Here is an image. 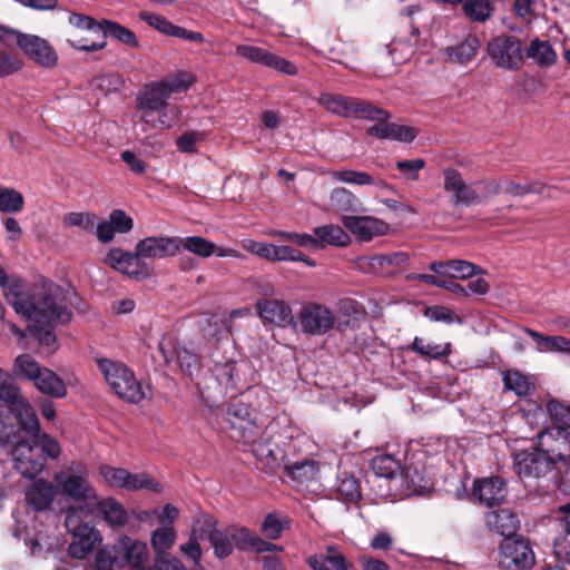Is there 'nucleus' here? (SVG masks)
<instances>
[{
  "label": "nucleus",
  "instance_id": "20",
  "mask_svg": "<svg viewBox=\"0 0 570 570\" xmlns=\"http://www.w3.org/2000/svg\"><path fill=\"white\" fill-rule=\"evenodd\" d=\"M19 48L29 59L41 67L53 68L58 63L55 48L39 36L26 33L19 40Z\"/></svg>",
  "mask_w": 570,
  "mask_h": 570
},
{
  "label": "nucleus",
  "instance_id": "13",
  "mask_svg": "<svg viewBox=\"0 0 570 570\" xmlns=\"http://www.w3.org/2000/svg\"><path fill=\"white\" fill-rule=\"evenodd\" d=\"M204 531L217 558L224 559L232 554L234 548L243 550L245 528L229 527L224 530L216 529V521L208 518L204 522Z\"/></svg>",
  "mask_w": 570,
  "mask_h": 570
},
{
  "label": "nucleus",
  "instance_id": "45",
  "mask_svg": "<svg viewBox=\"0 0 570 570\" xmlns=\"http://www.w3.org/2000/svg\"><path fill=\"white\" fill-rule=\"evenodd\" d=\"M463 11L472 21L484 22L494 12V0H463Z\"/></svg>",
  "mask_w": 570,
  "mask_h": 570
},
{
  "label": "nucleus",
  "instance_id": "32",
  "mask_svg": "<svg viewBox=\"0 0 570 570\" xmlns=\"http://www.w3.org/2000/svg\"><path fill=\"white\" fill-rule=\"evenodd\" d=\"M98 510L102 519L111 527H122L128 521V513L124 505L114 498H106L92 504V512Z\"/></svg>",
  "mask_w": 570,
  "mask_h": 570
},
{
  "label": "nucleus",
  "instance_id": "44",
  "mask_svg": "<svg viewBox=\"0 0 570 570\" xmlns=\"http://www.w3.org/2000/svg\"><path fill=\"white\" fill-rule=\"evenodd\" d=\"M502 382L504 390L512 391L518 396H525L533 389V384L529 381L528 376L518 370L503 372Z\"/></svg>",
  "mask_w": 570,
  "mask_h": 570
},
{
  "label": "nucleus",
  "instance_id": "38",
  "mask_svg": "<svg viewBox=\"0 0 570 570\" xmlns=\"http://www.w3.org/2000/svg\"><path fill=\"white\" fill-rule=\"evenodd\" d=\"M314 239L316 248L325 245L345 246L350 242V236L337 225H324L314 228Z\"/></svg>",
  "mask_w": 570,
  "mask_h": 570
},
{
  "label": "nucleus",
  "instance_id": "49",
  "mask_svg": "<svg viewBox=\"0 0 570 570\" xmlns=\"http://www.w3.org/2000/svg\"><path fill=\"white\" fill-rule=\"evenodd\" d=\"M69 46L76 50L94 52L104 49L107 46L106 32L98 30L90 32V37H80L68 39Z\"/></svg>",
  "mask_w": 570,
  "mask_h": 570
},
{
  "label": "nucleus",
  "instance_id": "10",
  "mask_svg": "<svg viewBox=\"0 0 570 570\" xmlns=\"http://www.w3.org/2000/svg\"><path fill=\"white\" fill-rule=\"evenodd\" d=\"M297 324L303 334L322 336L334 327L335 314L324 304L308 302L297 313Z\"/></svg>",
  "mask_w": 570,
  "mask_h": 570
},
{
  "label": "nucleus",
  "instance_id": "6",
  "mask_svg": "<svg viewBox=\"0 0 570 570\" xmlns=\"http://www.w3.org/2000/svg\"><path fill=\"white\" fill-rule=\"evenodd\" d=\"M317 102L326 111L343 118L354 117L370 120H384L390 118L389 111L374 107L368 101L355 97L323 92L317 98Z\"/></svg>",
  "mask_w": 570,
  "mask_h": 570
},
{
  "label": "nucleus",
  "instance_id": "40",
  "mask_svg": "<svg viewBox=\"0 0 570 570\" xmlns=\"http://www.w3.org/2000/svg\"><path fill=\"white\" fill-rule=\"evenodd\" d=\"M331 176L334 180L357 185V186H377V187H386L387 184L380 178H374L372 175L365 171L352 170V169H343V170H333Z\"/></svg>",
  "mask_w": 570,
  "mask_h": 570
},
{
  "label": "nucleus",
  "instance_id": "12",
  "mask_svg": "<svg viewBox=\"0 0 570 570\" xmlns=\"http://www.w3.org/2000/svg\"><path fill=\"white\" fill-rule=\"evenodd\" d=\"M534 552L523 538H505L499 547V566L507 570H525L534 564Z\"/></svg>",
  "mask_w": 570,
  "mask_h": 570
},
{
  "label": "nucleus",
  "instance_id": "4",
  "mask_svg": "<svg viewBox=\"0 0 570 570\" xmlns=\"http://www.w3.org/2000/svg\"><path fill=\"white\" fill-rule=\"evenodd\" d=\"M287 439L288 430L281 431L278 423L271 422L263 431L259 430L253 442L245 444L252 445L256 459L274 472L286 463L284 448Z\"/></svg>",
  "mask_w": 570,
  "mask_h": 570
},
{
  "label": "nucleus",
  "instance_id": "63",
  "mask_svg": "<svg viewBox=\"0 0 570 570\" xmlns=\"http://www.w3.org/2000/svg\"><path fill=\"white\" fill-rule=\"evenodd\" d=\"M451 278H470L479 274H483L484 271L474 265L471 262L463 259H451Z\"/></svg>",
  "mask_w": 570,
  "mask_h": 570
},
{
  "label": "nucleus",
  "instance_id": "62",
  "mask_svg": "<svg viewBox=\"0 0 570 570\" xmlns=\"http://www.w3.org/2000/svg\"><path fill=\"white\" fill-rule=\"evenodd\" d=\"M237 370V364L234 361H228L225 363H218L214 367V374L219 384L224 385L226 389H235V373Z\"/></svg>",
  "mask_w": 570,
  "mask_h": 570
},
{
  "label": "nucleus",
  "instance_id": "59",
  "mask_svg": "<svg viewBox=\"0 0 570 570\" xmlns=\"http://www.w3.org/2000/svg\"><path fill=\"white\" fill-rule=\"evenodd\" d=\"M417 41H419V30L416 28L412 27L411 35L409 38H406V39L395 38L393 40L391 53L401 51L403 53L401 59L405 61L414 55Z\"/></svg>",
  "mask_w": 570,
  "mask_h": 570
},
{
  "label": "nucleus",
  "instance_id": "26",
  "mask_svg": "<svg viewBox=\"0 0 570 570\" xmlns=\"http://www.w3.org/2000/svg\"><path fill=\"white\" fill-rule=\"evenodd\" d=\"M313 570H355L354 564L334 546L307 558Z\"/></svg>",
  "mask_w": 570,
  "mask_h": 570
},
{
  "label": "nucleus",
  "instance_id": "54",
  "mask_svg": "<svg viewBox=\"0 0 570 570\" xmlns=\"http://www.w3.org/2000/svg\"><path fill=\"white\" fill-rule=\"evenodd\" d=\"M24 206L22 194L13 188H0V210L3 213H20Z\"/></svg>",
  "mask_w": 570,
  "mask_h": 570
},
{
  "label": "nucleus",
  "instance_id": "60",
  "mask_svg": "<svg viewBox=\"0 0 570 570\" xmlns=\"http://www.w3.org/2000/svg\"><path fill=\"white\" fill-rule=\"evenodd\" d=\"M502 193L511 196H523L531 193L541 194L544 186L539 183L519 184L509 178L501 179Z\"/></svg>",
  "mask_w": 570,
  "mask_h": 570
},
{
  "label": "nucleus",
  "instance_id": "42",
  "mask_svg": "<svg viewBox=\"0 0 570 570\" xmlns=\"http://www.w3.org/2000/svg\"><path fill=\"white\" fill-rule=\"evenodd\" d=\"M528 58L540 67H550L557 61V53L548 41L534 39L527 49Z\"/></svg>",
  "mask_w": 570,
  "mask_h": 570
},
{
  "label": "nucleus",
  "instance_id": "35",
  "mask_svg": "<svg viewBox=\"0 0 570 570\" xmlns=\"http://www.w3.org/2000/svg\"><path fill=\"white\" fill-rule=\"evenodd\" d=\"M37 390L45 395L61 399L67 395V386L53 371L45 367L32 382Z\"/></svg>",
  "mask_w": 570,
  "mask_h": 570
},
{
  "label": "nucleus",
  "instance_id": "7",
  "mask_svg": "<svg viewBox=\"0 0 570 570\" xmlns=\"http://www.w3.org/2000/svg\"><path fill=\"white\" fill-rule=\"evenodd\" d=\"M53 480L61 497L86 504L87 509H92L97 492L91 485L86 470L75 471L70 468L67 471H59L55 473Z\"/></svg>",
  "mask_w": 570,
  "mask_h": 570
},
{
  "label": "nucleus",
  "instance_id": "3",
  "mask_svg": "<svg viewBox=\"0 0 570 570\" xmlns=\"http://www.w3.org/2000/svg\"><path fill=\"white\" fill-rule=\"evenodd\" d=\"M97 365L107 384L122 400L136 404L150 396V387L139 382L126 364L99 358Z\"/></svg>",
  "mask_w": 570,
  "mask_h": 570
},
{
  "label": "nucleus",
  "instance_id": "29",
  "mask_svg": "<svg viewBox=\"0 0 570 570\" xmlns=\"http://www.w3.org/2000/svg\"><path fill=\"white\" fill-rule=\"evenodd\" d=\"M57 485L53 487L46 480H37L27 491L26 499L28 504L36 511H43L53 502Z\"/></svg>",
  "mask_w": 570,
  "mask_h": 570
},
{
  "label": "nucleus",
  "instance_id": "55",
  "mask_svg": "<svg viewBox=\"0 0 570 570\" xmlns=\"http://www.w3.org/2000/svg\"><path fill=\"white\" fill-rule=\"evenodd\" d=\"M331 205L342 212L355 210L358 205L356 196L346 188H335L330 196Z\"/></svg>",
  "mask_w": 570,
  "mask_h": 570
},
{
  "label": "nucleus",
  "instance_id": "30",
  "mask_svg": "<svg viewBox=\"0 0 570 570\" xmlns=\"http://www.w3.org/2000/svg\"><path fill=\"white\" fill-rule=\"evenodd\" d=\"M285 473L293 481L307 482L316 478L320 471V463L313 456H303L297 460L288 461L283 466Z\"/></svg>",
  "mask_w": 570,
  "mask_h": 570
},
{
  "label": "nucleus",
  "instance_id": "37",
  "mask_svg": "<svg viewBox=\"0 0 570 570\" xmlns=\"http://www.w3.org/2000/svg\"><path fill=\"white\" fill-rule=\"evenodd\" d=\"M409 348L424 360H441L451 354V343H432L420 336L414 337Z\"/></svg>",
  "mask_w": 570,
  "mask_h": 570
},
{
  "label": "nucleus",
  "instance_id": "31",
  "mask_svg": "<svg viewBox=\"0 0 570 570\" xmlns=\"http://www.w3.org/2000/svg\"><path fill=\"white\" fill-rule=\"evenodd\" d=\"M286 462L301 459L303 456H313L317 451L316 443L305 433L288 431V439L285 443Z\"/></svg>",
  "mask_w": 570,
  "mask_h": 570
},
{
  "label": "nucleus",
  "instance_id": "48",
  "mask_svg": "<svg viewBox=\"0 0 570 570\" xmlns=\"http://www.w3.org/2000/svg\"><path fill=\"white\" fill-rule=\"evenodd\" d=\"M336 492L342 499L353 502L361 497V485L358 480L351 473L342 472L337 475Z\"/></svg>",
  "mask_w": 570,
  "mask_h": 570
},
{
  "label": "nucleus",
  "instance_id": "27",
  "mask_svg": "<svg viewBox=\"0 0 570 570\" xmlns=\"http://www.w3.org/2000/svg\"><path fill=\"white\" fill-rule=\"evenodd\" d=\"M377 120L379 122L367 128V134L380 139L399 140L402 142H411L416 137V131L411 126L387 124L386 120Z\"/></svg>",
  "mask_w": 570,
  "mask_h": 570
},
{
  "label": "nucleus",
  "instance_id": "57",
  "mask_svg": "<svg viewBox=\"0 0 570 570\" xmlns=\"http://www.w3.org/2000/svg\"><path fill=\"white\" fill-rule=\"evenodd\" d=\"M139 18L159 32L174 37L177 26L170 22L166 17L158 13L141 11L139 13Z\"/></svg>",
  "mask_w": 570,
  "mask_h": 570
},
{
  "label": "nucleus",
  "instance_id": "50",
  "mask_svg": "<svg viewBox=\"0 0 570 570\" xmlns=\"http://www.w3.org/2000/svg\"><path fill=\"white\" fill-rule=\"evenodd\" d=\"M104 32H106V38L111 36L121 43L131 48H137L139 45L136 35L130 29L115 21L104 20Z\"/></svg>",
  "mask_w": 570,
  "mask_h": 570
},
{
  "label": "nucleus",
  "instance_id": "43",
  "mask_svg": "<svg viewBox=\"0 0 570 570\" xmlns=\"http://www.w3.org/2000/svg\"><path fill=\"white\" fill-rule=\"evenodd\" d=\"M43 368L30 354H21L16 357L12 372L16 377L33 382Z\"/></svg>",
  "mask_w": 570,
  "mask_h": 570
},
{
  "label": "nucleus",
  "instance_id": "56",
  "mask_svg": "<svg viewBox=\"0 0 570 570\" xmlns=\"http://www.w3.org/2000/svg\"><path fill=\"white\" fill-rule=\"evenodd\" d=\"M166 87L169 96L188 90L195 82V77L186 71H179L170 78L160 80Z\"/></svg>",
  "mask_w": 570,
  "mask_h": 570
},
{
  "label": "nucleus",
  "instance_id": "9",
  "mask_svg": "<svg viewBox=\"0 0 570 570\" xmlns=\"http://www.w3.org/2000/svg\"><path fill=\"white\" fill-rule=\"evenodd\" d=\"M513 468L521 480L540 479L553 469V458L539 444L513 455Z\"/></svg>",
  "mask_w": 570,
  "mask_h": 570
},
{
  "label": "nucleus",
  "instance_id": "24",
  "mask_svg": "<svg viewBox=\"0 0 570 570\" xmlns=\"http://www.w3.org/2000/svg\"><path fill=\"white\" fill-rule=\"evenodd\" d=\"M256 309L264 322L283 327L295 324L292 308L284 301L262 299L256 303Z\"/></svg>",
  "mask_w": 570,
  "mask_h": 570
},
{
  "label": "nucleus",
  "instance_id": "25",
  "mask_svg": "<svg viewBox=\"0 0 570 570\" xmlns=\"http://www.w3.org/2000/svg\"><path fill=\"white\" fill-rule=\"evenodd\" d=\"M473 497L487 507L500 504L507 497V487L499 476L474 481Z\"/></svg>",
  "mask_w": 570,
  "mask_h": 570
},
{
  "label": "nucleus",
  "instance_id": "46",
  "mask_svg": "<svg viewBox=\"0 0 570 570\" xmlns=\"http://www.w3.org/2000/svg\"><path fill=\"white\" fill-rule=\"evenodd\" d=\"M90 86L94 90H98L104 95L119 92L125 87V79L118 72H106L96 76Z\"/></svg>",
  "mask_w": 570,
  "mask_h": 570
},
{
  "label": "nucleus",
  "instance_id": "41",
  "mask_svg": "<svg viewBox=\"0 0 570 570\" xmlns=\"http://www.w3.org/2000/svg\"><path fill=\"white\" fill-rule=\"evenodd\" d=\"M177 540V531L174 525L159 527L151 532L150 543L156 552V558L169 554L168 551Z\"/></svg>",
  "mask_w": 570,
  "mask_h": 570
},
{
  "label": "nucleus",
  "instance_id": "8",
  "mask_svg": "<svg viewBox=\"0 0 570 570\" xmlns=\"http://www.w3.org/2000/svg\"><path fill=\"white\" fill-rule=\"evenodd\" d=\"M255 409L244 396L235 397L227 407V416L230 423V438L239 443H248L255 440L259 433L256 424Z\"/></svg>",
  "mask_w": 570,
  "mask_h": 570
},
{
  "label": "nucleus",
  "instance_id": "47",
  "mask_svg": "<svg viewBox=\"0 0 570 570\" xmlns=\"http://www.w3.org/2000/svg\"><path fill=\"white\" fill-rule=\"evenodd\" d=\"M92 513V509H87L86 504L71 507L67 510L65 527L72 535L80 532L83 527H91L86 519Z\"/></svg>",
  "mask_w": 570,
  "mask_h": 570
},
{
  "label": "nucleus",
  "instance_id": "14",
  "mask_svg": "<svg viewBox=\"0 0 570 570\" xmlns=\"http://www.w3.org/2000/svg\"><path fill=\"white\" fill-rule=\"evenodd\" d=\"M14 469L24 478L32 479L40 474L47 463L36 440H20L11 451Z\"/></svg>",
  "mask_w": 570,
  "mask_h": 570
},
{
  "label": "nucleus",
  "instance_id": "21",
  "mask_svg": "<svg viewBox=\"0 0 570 570\" xmlns=\"http://www.w3.org/2000/svg\"><path fill=\"white\" fill-rule=\"evenodd\" d=\"M539 445L557 461L567 463L570 460V433L562 429H546L538 433Z\"/></svg>",
  "mask_w": 570,
  "mask_h": 570
},
{
  "label": "nucleus",
  "instance_id": "1",
  "mask_svg": "<svg viewBox=\"0 0 570 570\" xmlns=\"http://www.w3.org/2000/svg\"><path fill=\"white\" fill-rule=\"evenodd\" d=\"M0 287L16 313L29 322V330L39 344L53 346L57 342L55 325L68 323L72 317L69 308L71 293L48 281L26 288L21 278L9 277L1 266Z\"/></svg>",
  "mask_w": 570,
  "mask_h": 570
},
{
  "label": "nucleus",
  "instance_id": "58",
  "mask_svg": "<svg viewBox=\"0 0 570 570\" xmlns=\"http://www.w3.org/2000/svg\"><path fill=\"white\" fill-rule=\"evenodd\" d=\"M32 440L38 442L39 450L41 454L50 459H58L61 454V446L57 439L52 438L48 433H41V430L38 434H29Z\"/></svg>",
  "mask_w": 570,
  "mask_h": 570
},
{
  "label": "nucleus",
  "instance_id": "17",
  "mask_svg": "<svg viewBox=\"0 0 570 570\" xmlns=\"http://www.w3.org/2000/svg\"><path fill=\"white\" fill-rule=\"evenodd\" d=\"M235 53L243 59L274 69L281 73L287 76L297 75V68L294 63L264 48L252 45H237Z\"/></svg>",
  "mask_w": 570,
  "mask_h": 570
},
{
  "label": "nucleus",
  "instance_id": "18",
  "mask_svg": "<svg viewBox=\"0 0 570 570\" xmlns=\"http://www.w3.org/2000/svg\"><path fill=\"white\" fill-rule=\"evenodd\" d=\"M444 190L450 195L453 205L472 206L481 203V197L473 184H468L461 173L454 168L443 170Z\"/></svg>",
  "mask_w": 570,
  "mask_h": 570
},
{
  "label": "nucleus",
  "instance_id": "61",
  "mask_svg": "<svg viewBox=\"0 0 570 570\" xmlns=\"http://www.w3.org/2000/svg\"><path fill=\"white\" fill-rule=\"evenodd\" d=\"M203 531L204 528H202L199 531L194 528L189 540L186 543H183L179 548L180 552L190 559L195 564H199L203 557L202 548L197 541L199 538L204 537L205 532Z\"/></svg>",
  "mask_w": 570,
  "mask_h": 570
},
{
  "label": "nucleus",
  "instance_id": "52",
  "mask_svg": "<svg viewBox=\"0 0 570 570\" xmlns=\"http://www.w3.org/2000/svg\"><path fill=\"white\" fill-rule=\"evenodd\" d=\"M374 473L384 479H392L400 470L399 462L389 454L376 455L371 461Z\"/></svg>",
  "mask_w": 570,
  "mask_h": 570
},
{
  "label": "nucleus",
  "instance_id": "33",
  "mask_svg": "<svg viewBox=\"0 0 570 570\" xmlns=\"http://www.w3.org/2000/svg\"><path fill=\"white\" fill-rule=\"evenodd\" d=\"M527 333L537 344L539 353H563L570 355V340L559 335H543L530 327H524Z\"/></svg>",
  "mask_w": 570,
  "mask_h": 570
},
{
  "label": "nucleus",
  "instance_id": "5",
  "mask_svg": "<svg viewBox=\"0 0 570 570\" xmlns=\"http://www.w3.org/2000/svg\"><path fill=\"white\" fill-rule=\"evenodd\" d=\"M0 401L4 402L8 410L14 413L19 426L27 434H38L40 431L39 419L27 399L20 392L11 374L0 368Z\"/></svg>",
  "mask_w": 570,
  "mask_h": 570
},
{
  "label": "nucleus",
  "instance_id": "23",
  "mask_svg": "<svg viewBox=\"0 0 570 570\" xmlns=\"http://www.w3.org/2000/svg\"><path fill=\"white\" fill-rule=\"evenodd\" d=\"M137 255L142 258H166L177 254V236H149L135 245Z\"/></svg>",
  "mask_w": 570,
  "mask_h": 570
},
{
  "label": "nucleus",
  "instance_id": "64",
  "mask_svg": "<svg viewBox=\"0 0 570 570\" xmlns=\"http://www.w3.org/2000/svg\"><path fill=\"white\" fill-rule=\"evenodd\" d=\"M287 519L276 513H268L262 524V531L271 540H276L282 535Z\"/></svg>",
  "mask_w": 570,
  "mask_h": 570
},
{
  "label": "nucleus",
  "instance_id": "15",
  "mask_svg": "<svg viewBox=\"0 0 570 570\" xmlns=\"http://www.w3.org/2000/svg\"><path fill=\"white\" fill-rule=\"evenodd\" d=\"M410 264L411 257L403 250L358 258V266L363 272L386 276L406 271Z\"/></svg>",
  "mask_w": 570,
  "mask_h": 570
},
{
  "label": "nucleus",
  "instance_id": "2",
  "mask_svg": "<svg viewBox=\"0 0 570 570\" xmlns=\"http://www.w3.org/2000/svg\"><path fill=\"white\" fill-rule=\"evenodd\" d=\"M170 96L160 81L146 85L136 97L139 125L147 137L154 131L174 127L180 117L176 106L168 104Z\"/></svg>",
  "mask_w": 570,
  "mask_h": 570
},
{
  "label": "nucleus",
  "instance_id": "51",
  "mask_svg": "<svg viewBox=\"0 0 570 570\" xmlns=\"http://www.w3.org/2000/svg\"><path fill=\"white\" fill-rule=\"evenodd\" d=\"M125 557L131 567H140L149 557L148 547L145 542L126 538L124 540Z\"/></svg>",
  "mask_w": 570,
  "mask_h": 570
},
{
  "label": "nucleus",
  "instance_id": "34",
  "mask_svg": "<svg viewBox=\"0 0 570 570\" xmlns=\"http://www.w3.org/2000/svg\"><path fill=\"white\" fill-rule=\"evenodd\" d=\"M480 48L476 36L469 35L461 42L445 49L446 60L452 63L466 65L474 59Z\"/></svg>",
  "mask_w": 570,
  "mask_h": 570
},
{
  "label": "nucleus",
  "instance_id": "22",
  "mask_svg": "<svg viewBox=\"0 0 570 570\" xmlns=\"http://www.w3.org/2000/svg\"><path fill=\"white\" fill-rule=\"evenodd\" d=\"M341 222L355 237L364 242L389 232L385 222L372 216H343Z\"/></svg>",
  "mask_w": 570,
  "mask_h": 570
},
{
  "label": "nucleus",
  "instance_id": "16",
  "mask_svg": "<svg viewBox=\"0 0 570 570\" xmlns=\"http://www.w3.org/2000/svg\"><path fill=\"white\" fill-rule=\"evenodd\" d=\"M100 474L109 485L116 488L130 491L145 489L155 492H159L161 489L160 484L154 479L149 478L146 473L132 474L122 468L102 465L100 468Z\"/></svg>",
  "mask_w": 570,
  "mask_h": 570
},
{
  "label": "nucleus",
  "instance_id": "36",
  "mask_svg": "<svg viewBox=\"0 0 570 570\" xmlns=\"http://www.w3.org/2000/svg\"><path fill=\"white\" fill-rule=\"evenodd\" d=\"M72 537V542L68 548L69 554L72 558L85 559L94 550L98 540V532L94 527H83L80 532Z\"/></svg>",
  "mask_w": 570,
  "mask_h": 570
},
{
  "label": "nucleus",
  "instance_id": "53",
  "mask_svg": "<svg viewBox=\"0 0 570 570\" xmlns=\"http://www.w3.org/2000/svg\"><path fill=\"white\" fill-rule=\"evenodd\" d=\"M547 411L551 417L554 429H562L567 431L570 429V405L559 401H549L547 403Z\"/></svg>",
  "mask_w": 570,
  "mask_h": 570
},
{
  "label": "nucleus",
  "instance_id": "19",
  "mask_svg": "<svg viewBox=\"0 0 570 570\" xmlns=\"http://www.w3.org/2000/svg\"><path fill=\"white\" fill-rule=\"evenodd\" d=\"M106 263L114 269L138 281L146 279L150 275L148 265L140 259L137 250L134 253L118 247L110 248Z\"/></svg>",
  "mask_w": 570,
  "mask_h": 570
},
{
  "label": "nucleus",
  "instance_id": "28",
  "mask_svg": "<svg viewBox=\"0 0 570 570\" xmlns=\"http://www.w3.org/2000/svg\"><path fill=\"white\" fill-rule=\"evenodd\" d=\"M485 523L490 530L507 538L514 534L520 525L518 517L508 509L488 512Z\"/></svg>",
  "mask_w": 570,
  "mask_h": 570
},
{
  "label": "nucleus",
  "instance_id": "39",
  "mask_svg": "<svg viewBox=\"0 0 570 570\" xmlns=\"http://www.w3.org/2000/svg\"><path fill=\"white\" fill-rule=\"evenodd\" d=\"M180 249L187 250L200 258H208L216 252V245L202 236H177V253Z\"/></svg>",
  "mask_w": 570,
  "mask_h": 570
},
{
  "label": "nucleus",
  "instance_id": "11",
  "mask_svg": "<svg viewBox=\"0 0 570 570\" xmlns=\"http://www.w3.org/2000/svg\"><path fill=\"white\" fill-rule=\"evenodd\" d=\"M488 55L497 67L518 70L523 61L522 42L514 36H498L488 43Z\"/></svg>",
  "mask_w": 570,
  "mask_h": 570
}]
</instances>
